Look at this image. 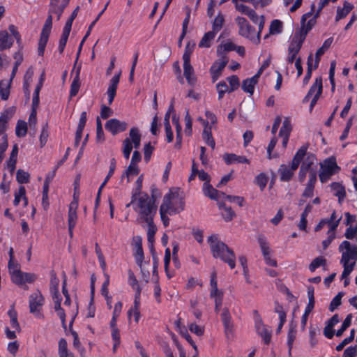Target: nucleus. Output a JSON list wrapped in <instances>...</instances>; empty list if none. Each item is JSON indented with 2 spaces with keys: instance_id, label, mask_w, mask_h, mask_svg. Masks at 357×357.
Masks as SVG:
<instances>
[{
  "instance_id": "21",
  "label": "nucleus",
  "mask_w": 357,
  "mask_h": 357,
  "mask_svg": "<svg viewBox=\"0 0 357 357\" xmlns=\"http://www.w3.org/2000/svg\"><path fill=\"white\" fill-rule=\"evenodd\" d=\"M203 192L205 196L217 201L222 199V197L225 196V193L219 192L208 183H204Z\"/></svg>"
},
{
  "instance_id": "18",
  "label": "nucleus",
  "mask_w": 357,
  "mask_h": 357,
  "mask_svg": "<svg viewBox=\"0 0 357 357\" xmlns=\"http://www.w3.org/2000/svg\"><path fill=\"white\" fill-rule=\"evenodd\" d=\"M127 128L126 122L120 121L116 119H112L107 121L105 128L113 135L124 131Z\"/></svg>"
},
{
  "instance_id": "33",
  "label": "nucleus",
  "mask_w": 357,
  "mask_h": 357,
  "mask_svg": "<svg viewBox=\"0 0 357 357\" xmlns=\"http://www.w3.org/2000/svg\"><path fill=\"white\" fill-rule=\"evenodd\" d=\"M11 79H3L0 81V96L2 100H7L10 95Z\"/></svg>"
},
{
  "instance_id": "64",
  "label": "nucleus",
  "mask_w": 357,
  "mask_h": 357,
  "mask_svg": "<svg viewBox=\"0 0 357 357\" xmlns=\"http://www.w3.org/2000/svg\"><path fill=\"white\" fill-rule=\"evenodd\" d=\"M342 297V294L339 293L333 298L329 307V309L331 312L334 311L341 304Z\"/></svg>"
},
{
  "instance_id": "29",
  "label": "nucleus",
  "mask_w": 357,
  "mask_h": 357,
  "mask_svg": "<svg viewBox=\"0 0 357 357\" xmlns=\"http://www.w3.org/2000/svg\"><path fill=\"white\" fill-rule=\"evenodd\" d=\"M216 34L217 33L213 31H210L206 33L202 37V40H200L199 43V47L201 48L210 47L213 44V42L215 39Z\"/></svg>"
},
{
  "instance_id": "44",
  "label": "nucleus",
  "mask_w": 357,
  "mask_h": 357,
  "mask_svg": "<svg viewBox=\"0 0 357 357\" xmlns=\"http://www.w3.org/2000/svg\"><path fill=\"white\" fill-rule=\"evenodd\" d=\"M139 167L137 164L130 163L126 171L122 174L121 178L123 179L124 177L128 178V181L129 182V177L130 176H135L139 174Z\"/></svg>"
},
{
  "instance_id": "55",
  "label": "nucleus",
  "mask_w": 357,
  "mask_h": 357,
  "mask_svg": "<svg viewBox=\"0 0 357 357\" xmlns=\"http://www.w3.org/2000/svg\"><path fill=\"white\" fill-rule=\"evenodd\" d=\"M216 88L218 93V99L220 100L223 98L224 95L229 92V88L227 85L226 82H220L216 85Z\"/></svg>"
},
{
  "instance_id": "35",
  "label": "nucleus",
  "mask_w": 357,
  "mask_h": 357,
  "mask_svg": "<svg viewBox=\"0 0 357 357\" xmlns=\"http://www.w3.org/2000/svg\"><path fill=\"white\" fill-rule=\"evenodd\" d=\"M54 302V310L61 321L62 326L66 328V314L65 310L61 307V298H53Z\"/></svg>"
},
{
  "instance_id": "10",
  "label": "nucleus",
  "mask_w": 357,
  "mask_h": 357,
  "mask_svg": "<svg viewBox=\"0 0 357 357\" xmlns=\"http://www.w3.org/2000/svg\"><path fill=\"white\" fill-rule=\"evenodd\" d=\"M29 311L37 318H43L42 308L45 304V298L39 290L32 293L29 298Z\"/></svg>"
},
{
  "instance_id": "25",
  "label": "nucleus",
  "mask_w": 357,
  "mask_h": 357,
  "mask_svg": "<svg viewBox=\"0 0 357 357\" xmlns=\"http://www.w3.org/2000/svg\"><path fill=\"white\" fill-rule=\"evenodd\" d=\"M224 160L227 165L233 163H250V160L243 155H237L234 153H228L224 155Z\"/></svg>"
},
{
  "instance_id": "19",
  "label": "nucleus",
  "mask_w": 357,
  "mask_h": 357,
  "mask_svg": "<svg viewBox=\"0 0 357 357\" xmlns=\"http://www.w3.org/2000/svg\"><path fill=\"white\" fill-rule=\"evenodd\" d=\"M121 72L113 76L109 82V86L107 90L108 97V103L111 105L115 98L118 84L119 83Z\"/></svg>"
},
{
  "instance_id": "8",
  "label": "nucleus",
  "mask_w": 357,
  "mask_h": 357,
  "mask_svg": "<svg viewBox=\"0 0 357 357\" xmlns=\"http://www.w3.org/2000/svg\"><path fill=\"white\" fill-rule=\"evenodd\" d=\"M141 135L139 130L132 128L129 132V137L126 138L123 142V154L126 159L130 158V153L133 148L137 149L140 146Z\"/></svg>"
},
{
  "instance_id": "28",
  "label": "nucleus",
  "mask_w": 357,
  "mask_h": 357,
  "mask_svg": "<svg viewBox=\"0 0 357 357\" xmlns=\"http://www.w3.org/2000/svg\"><path fill=\"white\" fill-rule=\"evenodd\" d=\"M333 41V38H329L326 39L324 42L322 46L317 50L316 52V59L314 64V68H317L318 67L321 56H322L325 53V52L331 47Z\"/></svg>"
},
{
  "instance_id": "62",
  "label": "nucleus",
  "mask_w": 357,
  "mask_h": 357,
  "mask_svg": "<svg viewBox=\"0 0 357 357\" xmlns=\"http://www.w3.org/2000/svg\"><path fill=\"white\" fill-rule=\"evenodd\" d=\"M48 136H49V133H48V129H47V124L45 123L43 126L42 131H41V133L40 135V142L41 146H43L46 144V142L47 141Z\"/></svg>"
},
{
  "instance_id": "50",
  "label": "nucleus",
  "mask_w": 357,
  "mask_h": 357,
  "mask_svg": "<svg viewBox=\"0 0 357 357\" xmlns=\"http://www.w3.org/2000/svg\"><path fill=\"white\" fill-rule=\"evenodd\" d=\"M255 183L263 191L268 183V176L264 173H260L255 178Z\"/></svg>"
},
{
  "instance_id": "15",
  "label": "nucleus",
  "mask_w": 357,
  "mask_h": 357,
  "mask_svg": "<svg viewBox=\"0 0 357 357\" xmlns=\"http://www.w3.org/2000/svg\"><path fill=\"white\" fill-rule=\"evenodd\" d=\"M227 63L228 58L223 55L213 63L210 68V73L213 82H215L218 79Z\"/></svg>"
},
{
  "instance_id": "12",
  "label": "nucleus",
  "mask_w": 357,
  "mask_h": 357,
  "mask_svg": "<svg viewBox=\"0 0 357 357\" xmlns=\"http://www.w3.org/2000/svg\"><path fill=\"white\" fill-rule=\"evenodd\" d=\"M52 16L50 13L48 17H47L45 24L43 27L40 37L38 43V53L40 56H43L45 46L47 43L49 36L51 32L52 29Z\"/></svg>"
},
{
  "instance_id": "51",
  "label": "nucleus",
  "mask_w": 357,
  "mask_h": 357,
  "mask_svg": "<svg viewBox=\"0 0 357 357\" xmlns=\"http://www.w3.org/2000/svg\"><path fill=\"white\" fill-rule=\"evenodd\" d=\"M351 319H352V315L351 314H349L347 316V317L345 318V319L344 320L342 326H341V328L337 330V331L336 332V335L337 337H340L341 336L343 333L349 327V326L351 325Z\"/></svg>"
},
{
  "instance_id": "46",
  "label": "nucleus",
  "mask_w": 357,
  "mask_h": 357,
  "mask_svg": "<svg viewBox=\"0 0 357 357\" xmlns=\"http://www.w3.org/2000/svg\"><path fill=\"white\" fill-rule=\"evenodd\" d=\"M224 22H225V18H224L223 15L220 13H218L213 21L212 31H215V33H216L218 31H220L221 30V29L222 28Z\"/></svg>"
},
{
  "instance_id": "30",
  "label": "nucleus",
  "mask_w": 357,
  "mask_h": 357,
  "mask_svg": "<svg viewBox=\"0 0 357 357\" xmlns=\"http://www.w3.org/2000/svg\"><path fill=\"white\" fill-rule=\"evenodd\" d=\"M58 354L59 357H75L74 354L68 350V343L64 338H61L59 341Z\"/></svg>"
},
{
  "instance_id": "23",
  "label": "nucleus",
  "mask_w": 357,
  "mask_h": 357,
  "mask_svg": "<svg viewBox=\"0 0 357 357\" xmlns=\"http://www.w3.org/2000/svg\"><path fill=\"white\" fill-rule=\"evenodd\" d=\"M236 10L240 12L241 14L247 15L254 23H257L259 16L253 9L241 3L236 4Z\"/></svg>"
},
{
  "instance_id": "45",
  "label": "nucleus",
  "mask_w": 357,
  "mask_h": 357,
  "mask_svg": "<svg viewBox=\"0 0 357 357\" xmlns=\"http://www.w3.org/2000/svg\"><path fill=\"white\" fill-rule=\"evenodd\" d=\"M292 127L291 124V121L289 118H286L283 123L282 126L280 128L279 135L280 136H289Z\"/></svg>"
},
{
  "instance_id": "54",
  "label": "nucleus",
  "mask_w": 357,
  "mask_h": 357,
  "mask_svg": "<svg viewBox=\"0 0 357 357\" xmlns=\"http://www.w3.org/2000/svg\"><path fill=\"white\" fill-rule=\"evenodd\" d=\"M67 5H68V3H67L66 1H62L61 3V6L50 7L49 13L50 14L51 13L56 14L57 17H58V20H59L64 8H66V6Z\"/></svg>"
},
{
  "instance_id": "31",
  "label": "nucleus",
  "mask_w": 357,
  "mask_h": 357,
  "mask_svg": "<svg viewBox=\"0 0 357 357\" xmlns=\"http://www.w3.org/2000/svg\"><path fill=\"white\" fill-rule=\"evenodd\" d=\"M305 158L303 161L301 167L303 168L307 172H310V173L313 170H316L313 168V166H314L317 161L315 155L313 154H305Z\"/></svg>"
},
{
  "instance_id": "20",
  "label": "nucleus",
  "mask_w": 357,
  "mask_h": 357,
  "mask_svg": "<svg viewBox=\"0 0 357 357\" xmlns=\"http://www.w3.org/2000/svg\"><path fill=\"white\" fill-rule=\"evenodd\" d=\"M261 72H262V70L260 69L258 71V73L256 75H255L253 77L243 81V84H242V89L245 92L249 93L251 95L253 93L255 86L258 82V80L261 74Z\"/></svg>"
},
{
  "instance_id": "16",
  "label": "nucleus",
  "mask_w": 357,
  "mask_h": 357,
  "mask_svg": "<svg viewBox=\"0 0 357 357\" xmlns=\"http://www.w3.org/2000/svg\"><path fill=\"white\" fill-rule=\"evenodd\" d=\"M77 204L76 202H71L69 205V209L68 213V231L69 235L70 238L73 236V229L76 225L77 221Z\"/></svg>"
},
{
  "instance_id": "26",
  "label": "nucleus",
  "mask_w": 357,
  "mask_h": 357,
  "mask_svg": "<svg viewBox=\"0 0 357 357\" xmlns=\"http://www.w3.org/2000/svg\"><path fill=\"white\" fill-rule=\"evenodd\" d=\"M223 291L218 289L210 290V296L214 299L215 301V310L218 312L222 304Z\"/></svg>"
},
{
  "instance_id": "17",
  "label": "nucleus",
  "mask_w": 357,
  "mask_h": 357,
  "mask_svg": "<svg viewBox=\"0 0 357 357\" xmlns=\"http://www.w3.org/2000/svg\"><path fill=\"white\" fill-rule=\"evenodd\" d=\"M255 328L257 333L262 337L264 342L268 344L271 339V333L264 325L261 317L257 315L255 318Z\"/></svg>"
},
{
  "instance_id": "49",
  "label": "nucleus",
  "mask_w": 357,
  "mask_h": 357,
  "mask_svg": "<svg viewBox=\"0 0 357 357\" xmlns=\"http://www.w3.org/2000/svg\"><path fill=\"white\" fill-rule=\"evenodd\" d=\"M27 132V125L24 121H18L15 128L16 135L19 137H24Z\"/></svg>"
},
{
  "instance_id": "41",
  "label": "nucleus",
  "mask_w": 357,
  "mask_h": 357,
  "mask_svg": "<svg viewBox=\"0 0 357 357\" xmlns=\"http://www.w3.org/2000/svg\"><path fill=\"white\" fill-rule=\"evenodd\" d=\"M59 280L56 277V274L52 273L50 280V291L52 294L53 298H61L59 292Z\"/></svg>"
},
{
  "instance_id": "39",
  "label": "nucleus",
  "mask_w": 357,
  "mask_h": 357,
  "mask_svg": "<svg viewBox=\"0 0 357 357\" xmlns=\"http://www.w3.org/2000/svg\"><path fill=\"white\" fill-rule=\"evenodd\" d=\"M218 207L222 211L221 213L225 221H230L235 216V213L231 207L227 206L224 203H218Z\"/></svg>"
},
{
  "instance_id": "7",
  "label": "nucleus",
  "mask_w": 357,
  "mask_h": 357,
  "mask_svg": "<svg viewBox=\"0 0 357 357\" xmlns=\"http://www.w3.org/2000/svg\"><path fill=\"white\" fill-rule=\"evenodd\" d=\"M235 22L238 27V34L255 44H259L260 39L259 34H256L254 27H252L248 21L243 17H236Z\"/></svg>"
},
{
  "instance_id": "3",
  "label": "nucleus",
  "mask_w": 357,
  "mask_h": 357,
  "mask_svg": "<svg viewBox=\"0 0 357 357\" xmlns=\"http://www.w3.org/2000/svg\"><path fill=\"white\" fill-rule=\"evenodd\" d=\"M311 15L312 13H307L302 16L301 22V30L298 32H296L291 39L287 56V62L288 64H292L294 61H296V59L298 58L296 56L302 47L307 33L313 27V20L305 24L307 17Z\"/></svg>"
},
{
  "instance_id": "32",
  "label": "nucleus",
  "mask_w": 357,
  "mask_h": 357,
  "mask_svg": "<svg viewBox=\"0 0 357 357\" xmlns=\"http://www.w3.org/2000/svg\"><path fill=\"white\" fill-rule=\"evenodd\" d=\"M314 306V295L310 296V301H308V303L307 306L305 307L304 314L302 316L301 318V327L303 330L305 329V326L307 324V317L309 314L312 312Z\"/></svg>"
},
{
  "instance_id": "53",
  "label": "nucleus",
  "mask_w": 357,
  "mask_h": 357,
  "mask_svg": "<svg viewBox=\"0 0 357 357\" xmlns=\"http://www.w3.org/2000/svg\"><path fill=\"white\" fill-rule=\"evenodd\" d=\"M326 264V259L322 257H318L313 259L309 266V269L311 272H314L317 268L324 266Z\"/></svg>"
},
{
  "instance_id": "42",
  "label": "nucleus",
  "mask_w": 357,
  "mask_h": 357,
  "mask_svg": "<svg viewBox=\"0 0 357 357\" xmlns=\"http://www.w3.org/2000/svg\"><path fill=\"white\" fill-rule=\"evenodd\" d=\"M8 314L10 317V324L11 327L16 331L20 332L21 328L17 321V313L13 307L8 310Z\"/></svg>"
},
{
  "instance_id": "52",
  "label": "nucleus",
  "mask_w": 357,
  "mask_h": 357,
  "mask_svg": "<svg viewBox=\"0 0 357 357\" xmlns=\"http://www.w3.org/2000/svg\"><path fill=\"white\" fill-rule=\"evenodd\" d=\"M17 181L20 183H27L29 181L30 175L28 172L18 169L16 174Z\"/></svg>"
},
{
  "instance_id": "43",
  "label": "nucleus",
  "mask_w": 357,
  "mask_h": 357,
  "mask_svg": "<svg viewBox=\"0 0 357 357\" xmlns=\"http://www.w3.org/2000/svg\"><path fill=\"white\" fill-rule=\"evenodd\" d=\"M331 189L333 191L334 195L338 197L339 202H341L344 199L346 196V192L344 186L338 183H333L331 184Z\"/></svg>"
},
{
  "instance_id": "5",
  "label": "nucleus",
  "mask_w": 357,
  "mask_h": 357,
  "mask_svg": "<svg viewBox=\"0 0 357 357\" xmlns=\"http://www.w3.org/2000/svg\"><path fill=\"white\" fill-rule=\"evenodd\" d=\"M307 150V146H301L294 156L291 165H281L280 166L278 173L281 181L288 182L291 179L294 172L298 169L300 163L303 160Z\"/></svg>"
},
{
  "instance_id": "11",
  "label": "nucleus",
  "mask_w": 357,
  "mask_h": 357,
  "mask_svg": "<svg viewBox=\"0 0 357 357\" xmlns=\"http://www.w3.org/2000/svg\"><path fill=\"white\" fill-rule=\"evenodd\" d=\"M322 79L321 77H317L315 79L314 83L311 86L310 90L308 91L307 95L305 96L303 99V102H306L309 101L310 98L312 97V99L310 102V109L312 110L314 105L317 104V100H319L321 93H322Z\"/></svg>"
},
{
  "instance_id": "6",
  "label": "nucleus",
  "mask_w": 357,
  "mask_h": 357,
  "mask_svg": "<svg viewBox=\"0 0 357 357\" xmlns=\"http://www.w3.org/2000/svg\"><path fill=\"white\" fill-rule=\"evenodd\" d=\"M160 206H165V209L172 215L180 213L184 209V202L179 196L178 192L170 191L163 197V202Z\"/></svg>"
},
{
  "instance_id": "61",
  "label": "nucleus",
  "mask_w": 357,
  "mask_h": 357,
  "mask_svg": "<svg viewBox=\"0 0 357 357\" xmlns=\"http://www.w3.org/2000/svg\"><path fill=\"white\" fill-rule=\"evenodd\" d=\"M26 194V190L24 186H20L18 189V191L15 193V199L13 201V204L15 206H17L21 200L24 197V195Z\"/></svg>"
},
{
  "instance_id": "34",
  "label": "nucleus",
  "mask_w": 357,
  "mask_h": 357,
  "mask_svg": "<svg viewBox=\"0 0 357 357\" xmlns=\"http://www.w3.org/2000/svg\"><path fill=\"white\" fill-rule=\"evenodd\" d=\"M221 318L225 326L226 333L228 334L229 333H231L232 323L231 321V315L228 309H223V311L221 314Z\"/></svg>"
},
{
  "instance_id": "58",
  "label": "nucleus",
  "mask_w": 357,
  "mask_h": 357,
  "mask_svg": "<svg viewBox=\"0 0 357 357\" xmlns=\"http://www.w3.org/2000/svg\"><path fill=\"white\" fill-rule=\"evenodd\" d=\"M282 22L278 20H275L271 24L270 33L271 34L279 33L282 31Z\"/></svg>"
},
{
  "instance_id": "27",
  "label": "nucleus",
  "mask_w": 357,
  "mask_h": 357,
  "mask_svg": "<svg viewBox=\"0 0 357 357\" xmlns=\"http://www.w3.org/2000/svg\"><path fill=\"white\" fill-rule=\"evenodd\" d=\"M13 44V40L9 37L6 30L0 31V51L10 49Z\"/></svg>"
},
{
  "instance_id": "47",
  "label": "nucleus",
  "mask_w": 357,
  "mask_h": 357,
  "mask_svg": "<svg viewBox=\"0 0 357 357\" xmlns=\"http://www.w3.org/2000/svg\"><path fill=\"white\" fill-rule=\"evenodd\" d=\"M79 86H80V83H79V70H78L77 72L76 75L74 77L73 81V82L71 84V86H70V96L73 97V96H75L77 95V93L79 91Z\"/></svg>"
},
{
  "instance_id": "37",
  "label": "nucleus",
  "mask_w": 357,
  "mask_h": 357,
  "mask_svg": "<svg viewBox=\"0 0 357 357\" xmlns=\"http://www.w3.org/2000/svg\"><path fill=\"white\" fill-rule=\"evenodd\" d=\"M353 8L354 6L351 3L345 1L344 3L343 8H337L335 20L339 21L340 20L344 18Z\"/></svg>"
},
{
  "instance_id": "57",
  "label": "nucleus",
  "mask_w": 357,
  "mask_h": 357,
  "mask_svg": "<svg viewBox=\"0 0 357 357\" xmlns=\"http://www.w3.org/2000/svg\"><path fill=\"white\" fill-rule=\"evenodd\" d=\"M10 119L8 113H3L0 116V135H4V132L7 127V123Z\"/></svg>"
},
{
  "instance_id": "13",
  "label": "nucleus",
  "mask_w": 357,
  "mask_h": 357,
  "mask_svg": "<svg viewBox=\"0 0 357 357\" xmlns=\"http://www.w3.org/2000/svg\"><path fill=\"white\" fill-rule=\"evenodd\" d=\"M10 278L13 283H15L17 285L21 286L24 284L25 283L33 282L36 280L37 276L34 273H24L19 270L12 276H10Z\"/></svg>"
},
{
  "instance_id": "60",
  "label": "nucleus",
  "mask_w": 357,
  "mask_h": 357,
  "mask_svg": "<svg viewBox=\"0 0 357 357\" xmlns=\"http://www.w3.org/2000/svg\"><path fill=\"white\" fill-rule=\"evenodd\" d=\"M18 152V149L16 145L14 146L13 149L12 151L10 160L8 162V166L10 167L11 171H13L15 168L16 164V158Z\"/></svg>"
},
{
  "instance_id": "56",
  "label": "nucleus",
  "mask_w": 357,
  "mask_h": 357,
  "mask_svg": "<svg viewBox=\"0 0 357 357\" xmlns=\"http://www.w3.org/2000/svg\"><path fill=\"white\" fill-rule=\"evenodd\" d=\"M342 217H340L338 218V220L337 221H335V223H331V228H329V230L328 231V237L326 239L328 240H330V242L331 243L332 241L335 238V230L337 229V227H338L339 225V223H340V221L341 220Z\"/></svg>"
},
{
  "instance_id": "36",
  "label": "nucleus",
  "mask_w": 357,
  "mask_h": 357,
  "mask_svg": "<svg viewBox=\"0 0 357 357\" xmlns=\"http://www.w3.org/2000/svg\"><path fill=\"white\" fill-rule=\"evenodd\" d=\"M202 138L208 146L214 149L215 143L211 135V127L208 125V123H206L204 128Z\"/></svg>"
},
{
  "instance_id": "48",
  "label": "nucleus",
  "mask_w": 357,
  "mask_h": 357,
  "mask_svg": "<svg viewBox=\"0 0 357 357\" xmlns=\"http://www.w3.org/2000/svg\"><path fill=\"white\" fill-rule=\"evenodd\" d=\"M344 236L347 239L357 242V225L348 227L345 230Z\"/></svg>"
},
{
  "instance_id": "14",
  "label": "nucleus",
  "mask_w": 357,
  "mask_h": 357,
  "mask_svg": "<svg viewBox=\"0 0 357 357\" xmlns=\"http://www.w3.org/2000/svg\"><path fill=\"white\" fill-rule=\"evenodd\" d=\"M258 243L266 264L271 266H276L277 261L271 257V250L266 238L262 236H259Z\"/></svg>"
},
{
  "instance_id": "9",
  "label": "nucleus",
  "mask_w": 357,
  "mask_h": 357,
  "mask_svg": "<svg viewBox=\"0 0 357 357\" xmlns=\"http://www.w3.org/2000/svg\"><path fill=\"white\" fill-rule=\"evenodd\" d=\"M340 167L334 158H329L320 163L319 179L321 183L327 182L331 177L337 173Z\"/></svg>"
},
{
  "instance_id": "1",
  "label": "nucleus",
  "mask_w": 357,
  "mask_h": 357,
  "mask_svg": "<svg viewBox=\"0 0 357 357\" xmlns=\"http://www.w3.org/2000/svg\"><path fill=\"white\" fill-rule=\"evenodd\" d=\"M132 206L134 211L137 213V221L142 225L144 222L153 220L156 211L157 206L153 197L147 194H141L139 197L133 198L132 202L127 205Z\"/></svg>"
},
{
  "instance_id": "40",
  "label": "nucleus",
  "mask_w": 357,
  "mask_h": 357,
  "mask_svg": "<svg viewBox=\"0 0 357 357\" xmlns=\"http://www.w3.org/2000/svg\"><path fill=\"white\" fill-rule=\"evenodd\" d=\"M128 284L136 291L135 296H137L138 298H140L141 288L138 280L131 270L128 271Z\"/></svg>"
},
{
  "instance_id": "22",
  "label": "nucleus",
  "mask_w": 357,
  "mask_h": 357,
  "mask_svg": "<svg viewBox=\"0 0 357 357\" xmlns=\"http://www.w3.org/2000/svg\"><path fill=\"white\" fill-rule=\"evenodd\" d=\"M183 75L188 84L190 86H194L195 84L197 79L190 61H183Z\"/></svg>"
},
{
  "instance_id": "24",
  "label": "nucleus",
  "mask_w": 357,
  "mask_h": 357,
  "mask_svg": "<svg viewBox=\"0 0 357 357\" xmlns=\"http://www.w3.org/2000/svg\"><path fill=\"white\" fill-rule=\"evenodd\" d=\"M139 307L140 298H139L137 296H135L133 306L128 310V316L129 319L133 317L136 323H138L140 318Z\"/></svg>"
},
{
  "instance_id": "63",
  "label": "nucleus",
  "mask_w": 357,
  "mask_h": 357,
  "mask_svg": "<svg viewBox=\"0 0 357 357\" xmlns=\"http://www.w3.org/2000/svg\"><path fill=\"white\" fill-rule=\"evenodd\" d=\"M8 268L10 276H12L14 273L20 270L19 267V264L17 261H15L14 259H9Z\"/></svg>"
},
{
  "instance_id": "59",
  "label": "nucleus",
  "mask_w": 357,
  "mask_h": 357,
  "mask_svg": "<svg viewBox=\"0 0 357 357\" xmlns=\"http://www.w3.org/2000/svg\"><path fill=\"white\" fill-rule=\"evenodd\" d=\"M227 80L229 84V93L234 91L236 90L239 86V79L237 76L232 75L227 78Z\"/></svg>"
},
{
  "instance_id": "4",
  "label": "nucleus",
  "mask_w": 357,
  "mask_h": 357,
  "mask_svg": "<svg viewBox=\"0 0 357 357\" xmlns=\"http://www.w3.org/2000/svg\"><path fill=\"white\" fill-rule=\"evenodd\" d=\"M207 241L213 257L220 259L227 263L230 268H234L236 266V255L234 251L221 241L218 235H211Z\"/></svg>"
},
{
  "instance_id": "2",
  "label": "nucleus",
  "mask_w": 357,
  "mask_h": 357,
  "mask_svg": "<svg viewBox=\"0 0 357 357\" xmlns=\"http://www.w3.org/2000/svg\"><path fill=\"white\" fill-rule=\"evenodd\" d=\"M338 249L341 252L340 262L343 267L341 278L344 280V285L346 287L349 284V276L354 271L357 262V245L344 241L340 243Z\"/></svg>"
},
{
  "instance_id": "38",
  "label": "nucleus",
  "mask_w": 357,
  "mask_h": 357,
  "mask_svg": "<svg viewBox=\"0 0 357 357\" xmlns=\"http://www.w3.org/2000/svg\"><path fill=\"white\" fill-rule=\"evenodd\" d=\"M144 224H146L147 225V240L149 243L153 246V243L154 242V236L157 231V228L153 223V220L151 221L144 222Z\"/></svg>"
}]
</instances>
